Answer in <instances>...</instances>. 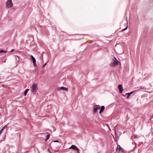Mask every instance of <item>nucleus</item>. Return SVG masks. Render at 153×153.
Wrapping results in <instances>:
<instances>
[{
  "label": "nucleus",
  "instance_id": "obj_8",
  "mask_svg": "<svg viewBox=\"0 0 153 153\" xmlns=\"http://www.w3.org/2000/svg\"><path fill=\"white\" fill-rule=\"evenodd\" d=\"M134 93V91H131L130 92H129V93H126L125 94L126 95H128V96L127 97V98H129V96H130V95L133 94V93Z\"/></svg>",
  "mask_w": 153,
  "mask_h": 153
},
{
  "label": "nucleus",
  "instance_id": "obj_2",
  "mask_svg": "<svg viewBox=\"0 0 153 153\" xmlns=\"http://www.w3.org/2000/svg\"><path fill=\"white\" fill-rule=\"evenodd\" d=\"M13 4L12 0H7L6 2V7L7 8H11L13 6Z\"/></svg>",
  "mask_w": 153,
  "mask_h": 153
},
{
  "label": "nucleus",
  "instance_id": "obj_21",
  "mask_svg": "<svg viewBox=\"0 0 153 153\" xmlns=\"http://www.w3.org/2000/svg\"><path fill=\"white\" fill-rule=\"evenodd\" d=\"M33 64H34V66H37V65H36V63H33Z\"/></svg>",
  "mask_w": 153,
  "mask_h": 153
},
{
  "label": "nucleus",
  "instance_id": "obj_3",
  "mask_svg": "<svg viewBox=\"0 0 153 153\" xmlns=\"http://www.w3.org/2000/svg\"><path fill=\"white\" fill-rule=\"evenodd\" d=\"M37 89V85L35 83L33 84L31 88V92H35Z\"/></svg>",
  "mask_w": 153,
  "mask_h": 153
},
{
  "label": "nucleus",
  "instance_id": "obj_6",
  "mask_svg": "<svg viewBox=\"0 0 153 153\" xmlns=\"http://www.w3.org/2000/svg\"><path fill=\"white\" fill-rule=\"evenodd\" d=\"M118 88L119 89V92L121 93L123 91V88L122 85L121 84H120L118 85Z\"/></svg>",
  "mask_w": 153,
  "mask_h": 153
},
{
  "label": "nucleus",
  "instance_id": "obj_9",
  "mask_svg": "<svg viewBox=\"0 0 153 153\" xmlns=\"http://www.w3.org/2000/svg\"><path fill=\"white\" fill-rule=\"evenodd\" d=\"M104 109H105V107L104 106H101L100 110V111H99V113H100L102 112L104 110Z\"/></svg>",
  "mask_w": 153,
  "mask_h": 153
},
{
  "label": "nucleus",
  "instance_id": "obj_19",
  "mask_svg": "<svg viewBox=\"0 0 153 153\" xmlns=\"http://www.w3.org/2000/svg\"><path fill=\"white\" fill-rule=\"evenodd\" d=\"M3 130V129L2 128L1 129V130L0 131V134L2 132Z\"/></svg>",
  "mask_w": 153,
  "mask_h": 153
},
{
  "label": "nucleus",
  "instance_id": "obj_13",
  "mask_svg": "<svg viewBox=\"0 0 153 153\" xmlns=\"http://www.w3.org/2000/svg\"><path fill=\"white\" fill-rule=\"evenodd\" d=\"M50 136V134H48L47 135V136L46 137V139L45 140H48V139H49Z\"/></svg>",
  "mask_w": 153,
  "mask_h": 153
},
{
  "label": "nucleus",
  "instance_id": "obj_5",
  "mask_svg": "<svg viewBox=\"0 0 153 153\" xmlns=\"http://www.w3.org/2000/svg\"><path fill=\"white\" fill-rule=\"evenodd\" d=\"M100 108V106L98 105H96L94 107L93 112L96 113L97 110L99 109Z\"/></svg>",
  "mask_w": 153,
  "mask_h": 153
},
{
  "label": "nucleus",
  "instance_id": "obj_18",
  "mask_svg": "<svg viewBox=\"0 0 153 153\" xmlns=\"http://www.w3.org/2000/svg\"><path fill=\"white\" fill-rule=\"evenodd\" d=\"M48 151L49 152V153H51V151H50V149H48Z\"/></svg>",
  "mask_w": 153,
  "mask_h": 153
},
{
  "label": "nucleus",
  "instance_id": "obj_16",
  "mask_svg": "<svg viewBox=\"0 0 153 153\" xmlns=\"http://www.w3.org/2000/svg\"><path fill=\"white\" fill-rule=\"evenodd\" d=\"M54 142H59V140H55L53 141Z\"/></svg>",
  "mask_w": 153,
  "mask_h": 153
},
{
  "label": "nucleus",
  "instance_id": "obj_10",
  "mask_svg": "<svg viewBox=\"0 0 153 153\" xmlns=\"http://www.w3.org/2000/svg\"><path fill=\"white\" fill-rule=\"evenodd\" d=\"M31 57L33 60V63H36V60L35 58L32 55H31Z\"/></svg>",
  "mask_w": 153,
  "mask_h": 153
},
{
  "label": "nucleus",
  "instance_id": "obj_12",
  "mask_svg": "<svg viewBox=\"0 0 153 153\" xmlns=\"http://www.w3.org/2000/svg\"><path fill=\"white\" fill-rule=\"evenodd\" d=\"M29 90V89H27L25 90V91L24 92V94H23V95L24 96H25L26 95Z\"/></svg>",
  "mask_w": 153,
  "mask_h": 153
},
{
  "label": "nucleus",
  "instance_id": "obj_1",
  "mask_svg": "<svg viewBox=\"0 0 153 153\" xmlns=\"http://www.w3.org/2000/svg\"><path fill=\"white\" fill-rule=\"evenodd\" d=\"M113 60L114 61V62H111L110 64V65L111 66L115 67L118 65L119 62L115 57H114L113 58Z\"/></svg>",
  "mask_w": 153,
  "mask_h": 153
},
{
  "label": "nucleus",
  "instance_id": "obj_17",
  "mask_svg": "<svg viewBox=\"0 0 153 153\" xmlns=\"http://www.w3.org/2000/svg\"><path fill=\"white\" fill-rule=\"evenodd\" d=\"M7 127V126L6 125H5L2 128V129H4L6 128Z\"/></svg>",
  "mask_w": 153,
  "mask_h": 153
},
{
  "label": "nucleus",
  "instance_id": "obj_15",
  "mask_svg": "<svg viewBox=\"0 0 153 153\" xmlns=\"http://www.w3.org/2000/svg\"><path fill=\"white\" fill-rule=\"evenodd\" d=\"M128 26H127L126 28H125L124 29H122L121 30L122 31H123L125 30H127L128 28Z\"/></svg>",
  "mask_w": 153,
  "mask_h": 153
},
{
  "label": "nucleus",
  "instance_id": "obj_14",
  "mask_svg": "<svg viewBox=\"0 0 153 153\" xmlns=\"http://www.w3.org/2000/svg\"><path fill=\"white\" fill-rule=\"evenodd\" d=\"M7 52V51H4V50H0V53H6Z\"/></svg>",
  "mask_w": 153,
  "mask_h": 153
},
{
  "label": "nucleus",
  "instance_id": "obj_4",
  "mask_svg": "<svg viewBox=\"0 0 153 153\" xmlns=\"http://www.w3.org/2000/svg\"><path fill=\"white\" fill-rule=\"evenodd\" d=\"M69 149H72L74 150L77 151V153H79V149L75 145H72L69 148Z\"/></svg>",
  "mask_w": 153,
  "mask_h": 153
},
{
  "label": "nucleus",
  "instance_id": "obj_20",
  "mask_svg": "<svg viewBox=\"0 0 153 153\" xmlns=\"http://www.w3.org/2000/svg\"><path fill=\"white\" fill-rule=\"evenodd\" d=\"M46 65V63H45L43 65V67H44Z\"/></svg>",
  "mask_w": 153,
  "mask_h": 153
},
{
  "label": "nucleus",
  "instance_id": "obj_22",
  "mask_svg": "<svg viewBox=\"0 0 153 153\" xmlns=\"http://www.w3.org/2000/svg\"><path fill=\"white\" fill-rule=\"evenodd\" d=\"M14 50V49H13L11 51H10V52H12V51H13Z\"/></svg>",
  "mask_w": 153,
  "mask_h": 153
},
{
  "label": "nucleus",
  "instance_id": "obj_24",
  "mask_svg": "<svg viewBox=\"0 0 153 153\" xmlns=\"http://www.w3.org/2000/svg\"><path fill=\"white\" fill-rule=\"evenodd\" d=\"M48 132H46V133H45V134H48Z\"/></svg>",
  "mask_w": 153,
  "mask_h": 153
},
{
  "label": "nucleus",
  "instance_id": "obj_23",
  "mask_svg": "<svg viewBox=\"0 0 153 153\" xmlns=\"http://www.w3.org/2000/svg\"><path fill=\"white\" fill-rule=\"evenodd\" d=\"M137 138V136H135V137H134V138Z\"/></svg>",
  "mask_w": 153,
  "mask_h": 153
},
{
  "label": "nucleus",
  "instance_id": "obj_7",
  "mask_svg": "<svg viewBox=\"0 0 153 153\" xmlns=\"http://www.w3.org/2000/svg\"><path fill=\"white\" fill-rule=\"evenodd\" d=\"M121 149V147L120 146V145L118 146L116 148V152L117 153H119L120 152Z\"/></svg>",
  "mask_w": 153,
  "mask_h": 153
},
{
  "label": "nucleus",
  "instance_id": "obj_11",
  "mask_svg": "<svg viewBox=\"0 0 153 153\" xmlns=\"http://www.w3.org/2000/svg\"><path fill=\"white\" fill-rule=\"evenodd\" d=\"M60 89H62L64 90H66L67 91H68V88H65V87H63V86H62V87H61Z\"/></svg>",
  "mask_w": 153,
  "mask_h": 153
}]
</instances>
